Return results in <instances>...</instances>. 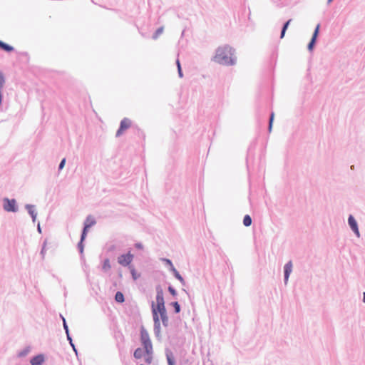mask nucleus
<instances>
[{"mask_svg": "<svg viewBox=\"0 0 365 365\" xmlns=\"http://www.w3.org/2000/svg\"><path fill=\"white\" fill-rule=\"evenodd\" d=\"M235 49L230 45L219 46L212 60L220 65L233 66L236 63Z\"/></svg>", "mask_w": 365, "mask_h": 365, "instance_id": "obj_1", "label": "nucleus"}, {"mask_svg": "<svg viewBox=\"0 0 365 365\" xmlns=\"http://www.w3.org/2000/svg\"><path fill=\"white\" fill-rule=\"evenodd\" d=\"M96 224V220L91 215H89L86 217V218L83 222V227L81 231L80 241L78 242V243L77 245V248L81 255H83V250H84L83 242L85 241V240L87 237L88 230H89V228H91V227L95 225Z\"/></svg>", "mask_w": 365, "mask_h": 365, "instance_id": "obj_2", "label": "nucleus"}, {"mask_svg": "<svg viewBox=\"0 0 365 365\" xmlns=\"http://www.w3.org/2000/svg\"><path fill=\"white\" fill-rule=\"evenodd\" d=\"M140 341L145 349V354L148 355L153 354V345L149 336V334L143 326L140 328Z\"/></svg>", "mask_w": 365, "mask_h": 365, "instance_id": "obj_3", "label": "nucleus"}, {"mask_svg": "<svg viewBox=\"0 0 365 365\" xmlns=\"http://www.w3.org/2000/svg\"><path fill=\"white\" fill-rule=\"evenodd\" d=\"M2 206L4 211L16 213L19 211V205L15 198L4 197L2 199Z\"/></svg>", "mask_w": 365, "mask_h": 365, "instance_id": "obj_4", "label": "nucleus"}, {"mask_svg": "<svg viewBox=\"0 0 365 365\" xmlns=\"http://www.w3.org/2000/svg\"><path fill=\"white\" fill-rule=\"evenodd\" d=\"M156 290V305L155 309L165 308V300L163 290L160 284L155 287Z\"/></svg>", "mask_w": 365, "mask_h": 365, "instance_id": "obj_5", "label": "nucleus"}, {"mask_svg": "<svg viewBox=\"0 0 365 365\" xmlns=\"http://www.w3.org/2000/svg\"><path fill=\"white\" fill-rule=\"evenodd\" d=\"M132 125V121L128 118H124L121 120L120 122V125L118 129L116 131L115 137L118 138L123 135L124 131L128 130L129 128H130Z\"/></svg>", "mask_w": 365, "mask_h": 365, "instance_id": "obj_6", "label": "nucleus"}, {"mask_svg": "<svg viewBox=\"0 0 365 365\" xmlns=\"http://www.w3.org/2000/svg\"><path fill=\"white\" fill-rule=\"evenodd\" d=\"M133 258H134V255L133 254H131L130 252H128L126 254L120 255L118 257V262L121 266L129 267V266L132 265L131 262H132Z\"/></svg>", "mask_w": 365, "mask_h": 365, "instance_id": "obj_7", "label": "nucleus"}, {"mask_svg": "<svg viewBox=\"0 0 365 365\" xmlns=\"http://www.w3.org/2000/svg\"><path fill=\"white\" fill-rule=\"evenodd\" d=\"M46 360V356L43 353H38L30 357L31 365H43Z\"/></svg>", "mask_w": 365, "mask_h": 365, "instance_id": "obj_8", "label": "nucleus"}, {"mask_svg": "<svg viewBox=\"0 0 365 365\" xmlns=\"http://www.w3.org/2000/svg\"><path fill=\"white\" fill-rule=\"evenodd\" d=\"M155 310L158 314V316L160 317V319L162 322L163 325L165 327H168L169 325V318L168 316L166 308H162V309H155Z\"/></svg>", "mask_w": 365, "mask_h": 365, "instance_id": "obj_9", "label": "nucleus"}, {"mask_svg": "<svg viewBox=\"0 0 365 365\" xmlns=\"http://www.w3.org/2000/svg\"><path fill=\"white\" fill-rule=\"evenodd\" d=\"M293 264L292 260L288 261L284 266V283L287 284L290 274L292 272Z\"/></svg>", "mask_w": 365, "mask_h": 365, "instance_id": "obj_10", "label": "nucleus"}, {"mask_svg": "<svg viewBox=\"0 0 365 365\" xmlns=\"http://www.w3.org/2000/svg\"><path fill=\"white\" fill-rule=\"evenodd\" d=\"M24 207L26 210L28 214L30 215V217L32 220V222L34 223H35L36 221L37 215H38V212H37V210L36 208V205H32V204H26Z\"/></svg>", "mask_w": 365, "mask_h": 365, "instance_id": "obj_11", "label": "nucleus"}, {"mask_svg": "<svg viewBox=\"0 0 365 365\" xmlns=\"http://www.w3.org/2000/svg\"><path fill=\"white\" fill-rule=\"evenodd\" d=\"M348 224L351 230L359 237L360 236V233L358 227V223L354 217L351 215H350L348 217Z\"/></svg>", "mask_w": 365, "mask_h": 365, "instance_id": "obj_12", "label": "nucleus"}, {"mask_svg": "<svg viewBox=\"0 0 365 365\" xmlns=\"http://www.w3.org/2000/svg\"><path fill=\"white\" fill-rule=\"evenodd\" d=\"M151 311L153 319V329L161 328L160 319V317L158 316L155 310V303L153 301L151 302Z\"/></svg>", "mask_w": 365, "mask_h": 365, "instance_id": "obj_13", "label": "nucleus"}, {"mask_svg": "<svg viewBox=\"0 0 365 365\" xmlns=\"http://www.w3.org/2000/svg\"><path fill=\"white\" fill-rule=\"evenodd\" d=\"M0 50L7 53H11L15 51V48L13 46L3 41L2 40H0Z\"/></svg>", "mask_w": 365, "mask_h": 365, "instance_id": "obj_14", "label": "nucleus"}, {"mask_svg": "<svg viewBox=\"0 0 365 365\" xmlns=\"http://www.w3.org/2000/svg\"><path fill=\"white\" fill-rule=\"evenodd\" d=\"M169 270L173 273V276L180 281L182 286H185V281L184 278L181 276L179 272L175 269L174 266H172L171 268H169Z\"/></svg>", "mask_w": 365, "mask_h": 365, "instance_id": "obj_15", "label": "nucleus"}, {"mask_svg": "<svg viewBox=\"0 0 365 365\" xmlns=\"http://www.w3.org/2000/svg\"><path fill=\"white\" fill-rule=\"evenodd\" d=\"M165 356L168 365H175V359L173 353L168 348L165 349Z\"/></svg>", "mask_w": 365, "mask_h": 365, "instance_id": "obj_16", "label": "nucleus"}, {"mask_svg": "<svg viewBox=\"0 0 365 365\" xmlns=\"http://www.w3.org/2000/svg\"><path fill=\"white\" fill-rule=\"evenodd\" d=\"M31 346L30 345H28L25 346L23 349L19 351L16 354V356L18 358H24L31 351Z\"/></svg>", "mask_w": 365, "mask_h": 365, "instance_id": "obj_17", "label": "nucleus"}, {"mask_svg": "<svg viewBox=\"0 0 365 365\" xmlns=\"http://www.w3.org/2000/svg\"><path fill=\"white\" fill-rule=\"evenodd\" d=\"M111 268L110 259L108 258H106L102 264L101 269L103 272L107 273Z\"/></svg>", "mask_w": 365, "mask_h": 365, "instance_id": "obj_18", "label": "nucleus"}, {"mask_svg": "<svg viewBox=\"0 0 365 365\" xmlns=\"http://www.w3.org/2000/svg\"><path fill=\"white\" fill-rule=\"evenodd\" d=\"M114 299L116 302L122 304L125 302V297L122 292L118 291L116 292Z\"/></svg>", "mask_w": 365, "mask_h": 365, "instance_id": "obj_19", "label": "nucleus"}, {"mask_svg": "<svg viewBox=\"0 0 365 365\" xmlns=\"http://www.w3.org/2000/svg\"><path fill=\"white\" fill-rule=\"evenodd\" d=\"M47 243H48V239L45 238L43 242V243H42V245H41V251H40V255H41L42 259H43L44 257H45V255H46V252Z\"/></svg>", "mask_w": 365, "mask_h": 365, "instance_id": "obj_20", "label": "nucleus"}, {"mask_svg": "<svg viewBox=\"0 0 365 365\" xmlns=\"http://www.w3.org/2000/svg\"><path fill=\"white\" fill-rule=\"evenodd\" d=\"M144 353H145V350L143 351V349H141L140 347H138L134 351L133 356L136 359H140L143 357Z\"/></svg>", "mask_w": 365, "mask_h": 365, "instance_id": "obj_21", "label": "nucleus"}, {"mask_svg": "<svg viewBox=\"0 0 365 365\" xmlns=\"http://www.w3.org/2000/svg\"><path fill=\"white\" fill-rule=\"evenodd\" d=\"M128 269H130L133 280H137L140 277V274L136 272L133 264L129 266Z\"/></svg>", "mask_w": 365, "mask_h": 365, "instance_id": "obj_22", "label": "nucleus"}, {"mask_svg": "<svg viewBox=\"0 0 365 365\" xmlns=\"http://www.w3.org/2000/svg\"><path fill=\"white\" fill-rule=\"evenodd\" d=\"M170 306H172L174 309V313L175 314H178L181 311V307H180V304H179L178 302L177 301H175V302H172L170 304Z\"/></svg>", "mask_w": 365, "mask_h": 365, "instance_id": "obj_23", "label": "nucleus"}, {"mask_svg": "<svg viewBox=\"0 0 365 365\" xmlns=\"http://www.w3.org/2000/svg\"><path fill=\"white\" fill-rule=\"evenodd\" d=\"M252 223V220L250 215H245L243 218V225L245 227H250Z\"/></svg>", "mask_w": 365, "mask_h": 365, "instance_id": "obj_24", "label": "nucleus"}, {"mask_svg": "<svg viewBox=\"0 0 365 365\" xmlns=\"http://www.w3.org/2000/svg\"><path fill=\"white\" fill-rule=\"evenodd\" d=\"M154 335L158 341L161 342L163 340L161 334V328L153 329Z\"/></svg>", "mask_w": 365, "mask_h": 365, "instance_id": "obj_25", "label": "nucleus"}, {"mask_svg": "<svg viewBox=\"0 0 365 365\" xmlns=\"http://www.w3.org/2000/svg\"><path fill=\"white\" fill-rule=\"evenodd\" d=\"M317 39L311 38V39L307 45V49L309 52H312L314 50L315 45L317 43Z\"/></svg>", "mask_w": 365, "mask_h": 365, "instance_id": "obj_26", "label": "nucleus"}, {"mask_svg": "<svg viewBox=\"0 0 365 365\" xmlns=\"http://www.w3.org/2000/svg\"><path fill=\"white\" fill-rule=\"evenodd\" d=\"M274 118V112H271L270 115H269V123H268V132L269 133L272 132Z\"/></svg>", "mask_w": 365, "mask_h": 365, "instance_id": "obj_27", "label": "nucleus"}, {"mask_svg": "<svg viewBox=\"0 0 365 365\" xmlns=\"http://www.w3.org/2000/svg\"><path fill=\"white\" fill-rule=\"evenodd\" d=\"M163 30H164V27L163 26L159 27L155 31V33L153 34V36H152L153 39L156 40L159 37V36L163 34Z\"/></svg>", "mask_w": 365, "mask_h": 365, "instance_id": "obj_28", "label": "nucleus"}, {"mask_svg": "<svg viewBox=\"0 0 365 365\" xmlns=\"http://www.w3.org/2000/svg\"><path fill=\"white\" fill-rule=\"evenodd\" d=\"M319 31H320V24H318L314 30L312 38L317 40L319 34Z\"/></svg>", "mask_w": 365, "mask_h": 365, "instance_id": "obj_29", "label": "nucleus"}, {"mask_svg": "<svg viewBox=\"0 0 365 365\" xmlns=\"http://www.w3.org/2000/svg\"><path fill=\"white\" fill-rule=\"evenodd\" d=\"M168 290L169 292V293L174 297H176L177 295H178V292L176 291V289L172 286V285H169L168 287Z\"/></svg>", "mask_w": 365, "mask_h": 365, "instance_id": "obj_30", "label": "nucleus"}, {"mask_svg": "<svg viewBox=\"0 0 365 365\" xmlns=\"http://www.w3.org/2000/svg\"><path fill=\"white\" fill-rule=\"evenodd\" d=\"M66 163V158L64 157L63 158L61 159L60 163L58 164V172L61 171L65 167Z\"/></svg>", "mask_w": 365, "mask_h": 365, "instance_id": "obj_31", "label": "nucleus"}, {"mask_svg": "<svg viewBox=\"0 0 365 365\" xmlns=\"http://www.w3.org/2000/svg\"><path fill=\"white\" fill-rule=\"evenodd\" d=\"M63 329L65 331L66 339L68 341V331H69V329H68V324L67 323V321H64Z\"/></svg>", "mask_w": 365, "mask_h": 365, "instance_id": "obj_32", "label": "nucleus"}, {"mask_svg": "<svg viewBox=\"0 0 365 365\" xmlns=\"http://www.w3.org/2000/svg\"><path fill=\"white\" fill-rule=\"evenodd\" d=\"M70 346L72 347L73 351L76 353V355L77 358L78 359V354L77 349L76 348L75 344L73 343V340H72V338L71 336H70Z\"/></svg>", "mask_w": 365, "mask_h": 365, "instance_id": "obj_33", "label": "nucleus"}, {"mask_svg": "<svg viewBox=\"0 0 365 365\" xmlns=\"http://www.w3.org/2000/svg\"><path fill=\"white\" fill-rule=\"evenodd\" d=\"M162 260L165 262V264L168 266L169 268H171L172 266H174L172 261L170 259L163 258Z\"/></svg>", "mask_w": 365, "mask_h": 365, "instance_id": "obj_34", "label": "nucleus"}, {"mask_svg": "<svg viewBox=\"0 0 365 365\" xmlns=\"http://www.w3.org/2000/svg\"><path fill=\"white\" fill-rule=\"evenodd\" d=\"M152 360H153L152 354L151 355L146 354V356L145 357V363L150 364L152 362Z\"/></svg>", "mask_w": 365, "mask_h": 365, "instance_id": "obj_35", "label": "nucleus"}, {"mask_svg": "<svg viewBox=\"0 0 365 365\" xmlns=\"http://www.w3.org/2000/svg\"><path fill=\"white\" fill-rule=\"evenodd\" d=\"M291 21H292V19L287 20L286 22L284 23L282 28L284 29V30H287Z\"/></svg>", "mask_w": 365, "mask_h": 365, "instance_id": "obj_36", "label": "nucleus"}, {"mask_svg": "<svg viewBox=\"0 0 365 365\" xmlns=\"http://www.w3.org/2000/svg\"><path fill=\"white\" fill-rule=\"evenodd\" d=\"M135 248L138 250H142L143 248V245L141 242H137L135 244Z\"/></svg>", "mask_w": 365, "mask_h": 365, "instance_id": "obj_37", "label": "nucleus"}, {"mask_svg": "<svg viewBox=\"0 0 365 365\" xmlns=\"http://www.w3.org/2000/svg\"><path fill=\"white\" fill-rule=\"evenodd\" d=\"M178 76L180 78H182L183 77V73H182V67H180L179 68H178Z\"/></svg>", "mask_w": 365, "mask_h": 365, "instance_id": "obj_38", "label": "nucleus"}, {"mask_svg": "<svg viewBox=\"0 0 365 365\" xmlns=\"http://www.w3.org/2000/svg\"><path fill=\"white\" fill-rule=\"evenodd\" d=\"M118 277L120 279H121L123 278V272H122V269L120 268H119L118 269Z\"/></svg>", "mask_w": 365, "mask_h": 365, "instance_id": "obj_39", "label": "nucleus"}, {"mask_svg": "<svg viewBox=\"0 0 365 365\" xmlns=\"http://www.w3.org/2000/svg\"><path fill=\"white\" fill-rule=\"evenodd\" d=\"M37 232L40 234L42 232V229H41L39 222L37 224Z\"/></svg>", "mask_w": 365, "mask_h": 365, "instance_id": "obj_40", "label": "nucleus"}, {"mask_svg": "<svg viewBox=\"0 0 365 365\" xmlns=\"http://www.w3.org/2000/svg\"><path fill=\"white\" fill-rule=\"evenodd\" d=\"M286 31L287 30H284V29L282 28L281 33H280V38H284V36L285 35V33H286Z\"/></svg>", "mask_w": 365, "mask_h": 365, "instance_id": "obj_41", "label": "nucleus"}, {"mask_svg": "<svg viewBox=\"0 0 365 365\" xmlns=\"http://www.w3.org/2000/svg\"><path fill=\"white\" fill-rule=\"evenodd\" d=\"M175 63H176V66H177V68H179L180 67H181V63H180V61L178 58H177L176 61H175Z\"/></svg>", "mask_w": 365, "mask_h": 365, "instance_id": "obj_42", "label": "nucleus"}, {"mask_svg": "<svg viewBox=\"0 0 365 365\" xmlns=\"http://www.w3.org/2000/svg\"><path fill=\"white\" fill-rule=\"evenodd\" d=\"M60 317L62 319L63 326L64 325V321H66V318L61 314H60Z\"/></svg>", "mask_w": 365, "mask_h": 365, "instance_id": "obj_43", "label": "nucleus"}, {"mask_svg": "<svg viewBox=\"0 0 365 365\" xmlns=\"http://www.w3.org/2000/svg\"><path fill=\"white\" fill-rule=\"evenodd\" d=\"M21 55L23 56L29 57V53L27 52H21Z\"/></svg>", "mask_w": 365, "mask_h": 365, "instance_id": "obj_44", "label": "nucleus"}, {"mask_svg": "<svg viewBox=\"0 0 365 365\" xmlns=\"http://www.w3.org/2000/svg\"><path fill=\"white\" fill-rule=\"evenodd\" d=\"M363 302L365 303V292H363Z\"/></svg>", "mask_w": 365, "mask_h": 365, "instance_id": "obj_45", "label": "nucleus"}, {"mask_svg": "<svg viewBox=\"0 0 365 365\" xmlns=\"http://www.w3.org/2000/svg\"><path fill=\"white\" fill-rule=\"evenodd\" d=\"M333 0H327V4H330Z\"/></svg>", "mask_w": 365, "mask_h": 365, "instance_id": "obj_46", "label": "nucleus"}, {"mask_svg": "<svg viewBox=\"0 0 365 365\" xmlns=\"http://www.w3.org/2000/svg\"><path fill=\"white\" fill-rule=\"evenodd\" d=\"M63 294L65 297H66L67 292L65 291Z\"/></svg>", "mask_w": 365, "mask_h": 365, "instance_id": "obj_47", "label": "nucleus"}, {"mask_svg": "<svg viewBox=\"0 0 365 365\" xmlns=\"http://www.w3.org/2000/svg\"><path fill=\"white\" fill-rule=\"evenodd\" d=\"M140 365H143V364H140Z\"/></svg>", "mask_w": 365, "mask_h": 365, "instance_id": "obj_48", "label": "nucleus"}]
</instances>
